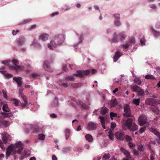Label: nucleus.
Segmentation results:
<instances>
[{"label": "nucleus", "instance_id": "obj_18", "mask_svg": "<svg viewBox=\"0 0 160 160\" xmlns=\"http://www.w3.org/2000/svg\"><path fill=\"white\" fill-rule=\"evenodd\" d=\"M122 55V52L118 51H116L113 57L114 62H116Z\"/></svg>", "mask_w": 160, "mask_h": 160}, {"label": "nucleus", "instance_id": "obj_38", "mask_svg": "<svg viewBox=\"0 0 160 160\" xmlns=\"http://www.w3.org/2000/svg\"><path fill=\"white\" fill-rule=\"evenodd\" d=\"M127 41L129 42L130 45L132 44H134L136 43V40L135 38L133 37H130L128 40Z\"/></svg>", "mask_w": 160, "mask_h": 160}, {"label": "nucleus", "instance_id": "obj_27", "mask_svg": "<svg viewBox=\"0 0 160 160\" xmlns=\"http://www.w3.org/2000/svg\"><path fill=\"white\" fill-rule=\"evenodd\" d=\"M0 72L4 75V76L7 78H12L13 75L10 73H7L5 70L0 71Z\"/></svg>", "mask_w": 160, "mask_h": 160}, {"label": "nucleus", "instance_id": "obj_44", "mask_svg": "<svg viewBox=\"0 0 160 160\" xmlns=\"http://www.w3.org/2000/svg\"><path fill=\"white\" fill-rule=\"evenodd\" d=\"M40 76V74L38 72L33 73L32 74V78H38Z\"/></svg>", "mask_w": 160, "mask_h": 160}, {"label": "nucleus", "instance_id": "obj_24", "mask_svg": "<svg viewBox=\"0 0 160 160\" xmlns=\"http://www.w3.org/2000/svg\"><path fill=\"white\" fill-rule=\"evenodd\" d=\"M118 36L120 40L121 41L124 40L127 37L126 32L123 31L120 32Z\"/></svg>", "mask_w": 160, "mask_h": 160}, {"label": "nucleus", "instance_id": "obj_29", "mask_svg": "<svg viewBox=\"0 0 160 160\" xmlns=\"http://www.w3.org/2000/svg\"><path fill=\"white\" fill-rule=\"evenodd\" d=\"M2 139L3 142L6 144L9 139V136L7 134L4 133L2 135Z\"/></svg>", "mask_w": 160, "mask_h": 160}, {"label": "nucleus", "instance_id": "obj_11", "mask_svg": "<svg viewBox=\"0 0 160 160\" xmlns=\"http://www.w3.org/2000/svg\"><path fill=\"white\" fill-rule=\"evenodd\" d=\"M116 138L121 141H122L125 138L124 132L121 131L117 132L115 134Z\"/></svg>", "mask_w": 160, "mask_h": 160}, {"label": "nucleus", "instance_id": "obj_21", "mask_svg": "<svg viewBox=\"0 0 160 160\" xmlns=\"http://www.w3.org/2000/svg\"><path fill=\"white\" fill-rule=\"evenodd\" d=\"M109 105L111 108L119 106L118 103L116 99H112L110 102Z\"/></svg>", "mask_w": 160, "mask_h": 160}, {"label": "nucleus", "instance_id": "obj_51", "mask_svg": "<svg viewBox=\"0 0 160 160\" xmlns=\"http://www.w3.org/2000/svg\"><path fill=\"white\" fill-rule=\"evenodd\" d=\"M149 7L154 10H156L157 9L156 5L154 4H150L148 5Z\"/></svg>", "mask_w": 160, "mask_h": 160}, {"label": "nucleus", "instance_id": "obj_41", "mask_svg": "<svg viewBox=\"0 0 160 160\" xmlns=\"http://www.w3.org/2000/svg\"><path fill=\"white\" fill-rule=\"evenodd\" d=\"M10 101L12 103H13L15 106H18L19 102V101L18 100L15 98H11L10 99Z\"/></svg>", "mask_w": 160, "mask_h": 160}, {"label": "nucleus", "instance_id": "obj_13", "mask_svg": "<svg viewBox=\"0 0 160 160\" xmlns=\"http://www.w3.org/2000/svg\"><path fill=\"white\" fill-rule=\"evenodd\" d=\"M97 127V125L92 122H88L86 126L87 129L89 131L95 130Z\"/></svg>", "mask_w": 160, "mask_h": 160}, {"label": "nucleus", "instance_id": "obj_7", "mask_svg": "<svg viewBox=\"0 0 160 160\" xmlns=\"http://www.w3.org/2000/svg\"><path fill=\"white\" fill-rule=\"evenodd\" d=\"M77 104L80 108L85 109L88 108V106L90 105L89 102L88 101L85 103L81 100L74 101L73 104Z\"/></svg>", "mask_w": 160, "mask_h": 160}, {"label": "nucleus", "instance_id": "obj_12", "mask_svg": "<svg viewBox=\"0 0 160 160\" xmlns=\"http://www.w3.org/2000/svg\"><path fill=\"white\" fill-rule=\"evenodd\" d=\"M11 61L13 63V64L12 66V68L13 69L17 71L20 69L21 67L20 65H18L19 62L18 60L13 59Z\"/></svg>", "mask_w": 160, "mask_h": 160}, {"label": "nucleus", "instance_id": "obj_5", "mask_svg": "<svg viewBox=\"0 0 160 160\" xmlns=\"http://www.w3.org/2000/svg\"><path fill=\"white\" fill-rule=\"evenodd\" d=\"M131 88L133 92H137L139 96L142 97L144 94V92L143 89L137 85L132 86Z\"/></svg>", "mask_w": 160, "mask_h": 160}, {"label": "nucleus", "instance_id": "obj_14", "mask_svg": "<svg viewBox=\"0 0 160 160\" xmlns=\"http://www.w3.org/2000/svg\"><path fill=\"white\" fill-rule=\"evenodd\" d=\"M123 110L125 112L128 113V115L132 116L131 110L129 105L125 104L123 105Z\"/></svg>", "mask_w": 160, "mask_h": 160}, {"label": "nucleus", "instance_id": "obj_25", "mask_svg": "<svg viewBox=\"0 0 160 160\" xmlns=\"http://www.w3.org/2000/svg\"><path fill=\"white\" fill-rule=\"evenodd\" d=\"M49 36V35L48 34L43 33L40 35L39 39L42 40L43 41H45L48 39Z\"/></svg>", "mask_w": 160, "mask_h": 160}, {"label": "nucleus", "instance_id": "obj_15", "mask_svg": "<svg viewBox=\"0 0 160 160\" xmlns=\"http://www.w3.org/2000/svg\"><path fill=\"white\" fill-rule=\"evenodd\" d=\"M151 32L155 38H158L160 37V31L155 30L152 27L150 28Z\"/></svg>", "mask_w": 160, "mask_h": 160}, {"label": "nucleus", "instance_id": "obj_54", "mask_svg": "<svg viewBox=\"0 0 160 160\" xmlns=\"http://www.w3.org/2000/svg\"><path fill=\"white\" fill-rule=\"evenodd\" d=\"M45 138V136L43 134H40L38 136V139L40 140H43Z\"/></svg>", "mask_w": 160, "mask_h": 160}, {"label": "nucleus", "instance_id": "obj_61", "mask_svg": "<svg viewBox=\"0 0 160 160\" xmlns=\"http://www.w3.org/2000/svg\"><path fill=\"white\" fill-rule=\"evenodd\" d=\"M111 128L112 129H114L116 127V123L114 122H112L111 123Z\"/></svg>", "mask_w": 160, "mask_h": 160}, {"label": "nucleus", "instance_id": "obj_22", "mask_svg": "<svg viewBox=\"0 0 160 160\" xmlns=\"http://www.w3.org/2000/svg\"><path fill=\"white\" fill-rule=\"evenodd\" d=\"M51 106L52 107L57 109L58 106V98L55 97L54 100L51 103Z\"/></svg>", "mask_w": 160, "mask_h": 160}, {"label": "nucleus", "instance_id": "obj_64", "mask_svg": "<svg viewBox=\"0 0 160 160\" xmlns=\"http://www.w3.org/2000/svg\"><path fill=\"white\" fill-rule=\"evenodd\" d=\"M108 138L110 139L111 140H113L114 136L113 134L109 133V134L108 135Z\"/></svg>", "mask_w": 160, "mask_h": 160}, {"label": "nucleus", "instance_id": "obj_10", "mask_svg": "<svg viewBox=\"0 0 160 160\" xmlns=\"http://www.w3.org/2000/svg\"><path fill=\"white\" fill-rule=\"evenodd\" d=\"M26 38L23 36H20L16 40V43L18 46L23 45L25 42Z\"/></svg>", "mask_w": 160, "mask_h": 160}, {"label": "nucleus", "instance_id": "obj_46", "mask_svg": "<svg viewBox=\"0 0 160 160\" xmlns=\"http://www.w3.org/2000/svg\"><path fill=\"white\" fill-rule=\"evenodd\" d=\"M32 132L34 133H37L40 132L41 128L37 126H35L34 128H32Z\"/></svg>", "mask_w": 160, "mask_h": 160}, {"label": "nucleus", "instance_id": "obj_17", "mask_svg": "<svg viewBox=\"0 0 160 160\" xmlns=\"http://www.w3.org/2000/svg\"><path fill=\"white\" fill-rule=\"evenodd\" d=\"M31 46H32L35 49H39L41 48L42 46L40 43L38 42L37 40L34 39L32 42L31 44Z\"/></svg>", "mask_w": 160, "mask_h": 160}, {"label": "nucleus", "instance_id": "obj_9", "mask_svg": "<svg viewBox=\"0 0 160 160\" xmlns=\"http://www.w3.org/2000/svg\"><path fill=\"white\" fill-rule=\"evenodd\" d=\"M138 121L140 126H142L146 123L147 122V117L144 114H141L138 118Z\"/></svg>", "mask_w": 160, "mask_h": 160}, {"label": "nucleus", "instance_id": "obj_58", "mask_svg": "<svg viewBox=\"0 0 160 160\" xmlns=\"http://www.w3.org/2000/svg\"><path fill=\"white\" fill-rule=\"evenodd\" d=\"M155 27L157 29H160V21L157 22L155 25Z\"/></svg>", "mask_w": 160, "mask_h": 160}, {"label": "nucleus", "instance_id": "obj_3", "mask_svg": "<svg viewBox=\"0 0 160 160\" xmlns=\"http://www.w3.org/2000/svg\"><path fill=\"white\" fill-rule=\"evenodd\" d=\"M19 97H21L24 103H21L20 104L19 108L21 109H27L28 108V102L27 101V98L26 96L24 95L23 93V89L22 88H20L19 89Z\"/></svg>", "mask_w": 160, "mask_h": 160}, {"label": "nucleus", "instance_id": "obj_6", "mask_svg": "<svg viewBox=\"0 0 160 160\" xmlns=\"http://www.w3.org/2000/svg\"><path fill=\"white\" fill-rule=\"evenodd\" d=\"M90 72V71L88 70H78L77 71L76 73L74 74V75L77 77L82 78L85 76L88 75Z\"/></svg>", "mask_w": 160, "mask_h": 160}, {"label": "nucleus", "instance_id": "obj_43", "mask_svg": "<svg viewBox=\"0 0 160 160\" xmlns=\"http://www.w3.org/2000/svg\"><path fill=\"white\" fill-rule=\"evenodd\" d=\"M72 149V147L71 146H68L64 148L63 149V152L65 153H67L71 151Z\"/></svg>", "mask_w": 160, "mask_h": 160}, {"label": "nucleus", "instance_id": "obj_49", "mask_svg": "<svg viewBox=\"0 0 160 160\" xmlns=\"http://www.w3.org/2000/svg\"><path fill=\"white\" fill-rule=\"evenodd\" d=\"M11 60L9 59H7L2 61V63L5 66H8L10 64Z\"/></svg>", "mask_w": 160, "mask_h": 160}, {"label": "nucleus", "instance_id": "obj_47", "mask_svg": "<svg viewBox=\"0 0 160 160\" xmlns=\"http://www.w3.org/2000/svg\"><path fill=\"white\" fill-rule=\"evenodd\" d=\"M114 20H120V14L117 13L113 15Z\"/></svg>", "mask_w": 160, "mask_h": 160}, {"label": "nucleus", "instance_id": "obj_8", "mask_svg": "<svg viewBox=\"0 0 160 160\" xmlns=\"http://www.w3.org/2000/svg\"><path fill=\"white\" fill-rule=\"evenodd\" d=\"M52 61L51 60H45L44 62L43 68L46 71L49 72H52L53 70L52 68L51 67L50 64L51 63Z\"/></svg>", "mask_w": 160, "mask_h": 160}, {"label": "nucleus", "instance_id": "obj_1", "mask_svg": "<svg viewBox=\"0 0 160 160\" xmlns=\"http://www.w3.org/2000/svg\"><path fill=\"white\" fill-rule=\"evenodd\" d=\"M65 38V35L63 34L55 35L54 38L49 43H48V48L50 50H54L58 47L62 46Z\"/></svg>", "mask_w": 160, "mask_h": 160}, {"label": "nucleus", "instance_id": "obj_63", "mask_svg": "<svg viewBox=\"0 0 160 160\" xmlns=\"http://www.w3.org/2000/svg\"><path fill=\"white\" fill-rule=\"evenodd\" d=\"M50 117L52 118H56L58 116L56 114L52 113L50 114Z\"/></svg>", "mask_w": 160, "mask_h": 160}, {"label": "nucleus", "instance_id": "obj_34", "mask_svg": "<svg viewBox=\"0 0 160 160\" xmlns=\"http://www.w3.org/2000/svg\"><path fill=\"white\" fill-rule=\"evenodd\" d=\"M113 24L116 27H120L122 25L120 20H114Z\"/></svg>", "mask_w": 160, "mask_h": 160}, {"label": "nucleus", "instance_id": "obj_48", "mask_svg": "<svg viewBox=\"0 0 160 160\" xmlns=\"http://www.w3.org/2000/svg\"><path fill=\"white\" fill-rule=\"evenodd\" d=\"M140 99L139 98H138L137 99H133L132 101V102L133 104L135 105L136 106H138L139 105L140 103Z\"/></svg>", "mask_w": 160, "mask_h": 160}, {"label": "nucleus", "instance_id": "obj_28", "mask_svg": "<svg viewBox=\"0 0 160 160\" xmlns=\"http://www.w3.org/2000/svg\"><path fill=\"white\" fill-rule=\"evenodd\" d=\"M145 103L147 105L152 106L154 104L153 99L151 98H147L146 100Z\"/></svg>", "mask_w": 160, "mask_h": 160}, {"label": "nucleus", "instance_id": "obj_26", "mask_svg": "<svg viewBox=\"0 0 160 160\" xmlns=\"http://www.w3.org/2000/svg\"><path fill=\"white\" fill-rule=\"evenodd\" d=\"M76 34L78 36V39H79V41H78V43L77 45H75L74 46V47L75 49H77V48L78 45L80 43L82 42L83 40V35L82 34L80 35H79V34H78L77 33H76Z\"/></svg>", "mask_w": 160, "mask_h": 160}, {"label": "nucleus", "instance_id": "obj_42", "mask_svg": "<svg viewBox=\"0 0 160 160\" xmlns=\"http://www.w3.org/2000/svg\"><path fill=\"white\" fill-rule=\"evenodd\" d=\"M151 131L153 133L158 137L160 140V134L159 132L156 129L154 128H152Z\"/></svg>", "mask_w": 160, "mask_h": 160}, {"label": "nucleus", "instance_id": "obj_19", "mask_svg": "<svg viewBox=\"0 0 160 160\" xmlns=\"http://www.w3.org/2000/svg\"><path fill=\"white\" fill-rule=\"evenodd\" d=\"M13 80L17 82L18 87H21L22 82V78L21 77H14L13 78Z\"/></svg>", "mask_w": 160, "mask_h": 160}, {"label": "nucleus", "instance_id": "obj_4", "mask_svg": "<svg viewBox=\"0 0 160 160\" xmlns=\"http://www.w3.org/2000/svg\"><path fill=\"white\" fill-rule=\"evenodd\" d=\"M125 125L130 131H134L138 129V126L133 122V119L131 118H129L126 121Z\"/></svg>", "mask_w": 160, "mask_h": 160}, {"label": "nucleus", "instance_id": "obj_37", "mask_svg": "<svg viewBox=\"0 0 160 160\" xmlns=\"http://www.w3.org/2000/svg\"><path fill=\"white\" fill-rule=\"evenodd\" d=\"M32 19L30 18H28L24 19L23 21L19 22L18 23L19 25H22L27 23L31 21Z\"/></svg>", "mask_w": 160, "mask_h": 160}, {"label": "nucleus", "instance_id": "obj_57", "mask_svg": "<svg viewBox=\"0 0 160 160\" xmlns=\"http://www.w3.org/2000/svg\"><path fill=\"white\" fill-rule=\"evenodd\" d=\"M98 118L100 119V122L101 123H105V118L101 116H99Z\"/></svg>", "mask_w": 160, "mask_h": 160}, {"label": "nucleus", "instance_id": "obj_62", "mask_svg": "<svg viewBox=\"0 0 160 160\" xmlns=\"http://www.w3.org/2000/svg\"><path fill=\"white\" fill-rule=\"evenodd\" d=\"M146 127H143L139 129V131L141 133H142L144 132L146 130Z\"/></svg>", "mask_w": 160, "mask_h": 160}, {"label": "nucleus", "instance_id": "obj_30", "mask_svg": "<svg viewBox=\"0 0 160 160\" xmlns=\"http://www.w3.org/2000/svg\"><path fill=\"white\" fill-rule=\"evenodd\" d=\"M1 114L4 118H10L12 116L13 113L12 112H2Z\"/></svg>", "mask_w": 160, "mask_h": 160}, {"label": "nucleus", "instance_id": "obj_60", "mask_svg": "<svg viewBox=\"0 0 160 160\" xmlns=\"http://www.w3.org/2000/svg\"><path fill=\"white\" fill-rule=\"evenodd\" d=\"M59 14V13L58 12H55L51 14L50 15V16L51 18H53L55 16L58 15Z\"/></svg>", "mask_w": 160, "mask_h": 160}, {"label": "nucleus", "instance_id": "obj_31", "mask_svg": "<svg viewBox=\"0 0 160 160\" xmlns=\"http://www.w3.org/2000/svg\"><path fill=\"white\" fill-rule=\"evenodd\" d=\"M8 124V122L3 119H0V127H6Z\"/></svg>", "mask_w": 160, "mask_h": 160}, {"label": "nucleus", "instance_id": "obj_45", "mask_svg": "<svg viewBox=\"0 0 160 160\" xmlns=\"http://www.w3.org/2000/svg\"><path fill=\"white\" fill-rule=\"evenodd\" d=\"M145 78L146 79H149L155 80L156 78L153 75L151 74L147 75H145Z\"/></svg>", "mask_w": 160, "mask_h": 160}, {"label": "nucleus", "instance_id": "obj_2", "mask_svg": "<svg viewBox=\"0 0 160 160\" xmlns=\"http://www.w3.org/2000/svg\"><path fill=\"white\" fill-rule=\"evenodd\" d=\"M23 148V145L21 141H18L15 144L13 145V147L9 146L7 149L6 153V159H8L10 155L18 153L21 155V151Z\"/></svg>", "mask_w": 160, "mask_h": 160}, {"label": "nucleus", "instance_id": "obj_53", "mask_svg": "<svg viewBox=\"0 0 160 160\" xmlns=\"http://www.w3.org/2000/svg\"><path fill=\"white\" fill-rule=\"evenodd\" d=\"M125 138L128 142H131L132 140V138L128 135H126Z\"/></svg>", "mask_w": 160, "mask_h": 160}, {"label": "nucleus", "instance_id": "obj_40", "mask_svg": "<svg viewBox=\"0 0 160 160\" xmlns=\"http://www.w3.org/2000/svg\"><path fill=\"white\" fill-rule=\"evenodd\" d=\"M75 79L73 75H67L65 77V80L66 81L68 80L73 81Z\"/></svg>", "mask_w": 160, "mask_h": 160}, {"label": "nucleus", "instance_id": "obj_32", "mask_svg": "<svg viewBox=\"0 0 160 160\" xmlns=\"http://www.w3.org/2000/svg\"><path fill=\"white\" fill-rule=\"evenodd\" d=\"M85 138L86 140L89 142H92L93 140V137L90 134H86Z\"/></svg>", "mask_w": 160, "mask_h": 160}, {"label": "nucleus", "instance_id": "obj_52", "mask_svg": "<svg viewBox=\"0 0 160 160\" xmlns=\"http://www.w3.org/2000/svg\"><path fill=\"white\" fill-rule=\"evenodd\" d=\"M110 157V154L108 153L104 155L103 156V158L105 160H108Z\"/></svg>", "mask_w": 160, "mask_h": 160}, {"label": "nucleus", "instance_id": "obj_35", "mask_svg": "<svg viewBox=\"0 0 160 160\" xmlns=\"http://www.w3.org/2000/svg\"><path fill=\"white\" fill-rule=\"evenodd\" d=\"M130 46V44L129 42L127 41L124 43H123L121 45V47L122 48L124 49H128Z\"/></svg>", "mask_w": 160, "mask_h": 160}, {"label": "nucleus", "instance_id": "obj_59", "mask_svg": "<svg viewBox=\"0 0 160 160\" xmlns=\"http://www.w3.org/2000/svg\"><path fill=\"white\" fill-rule=\"evenodd\" d=\"M132 152L135 155L137 156L138 154V151L135 148H132Z\"/></svg>", "mask_w": 160, "mask_h": 160}, {"label": "nucleus", "instance_id": "obj_33", "mask_svg": "<svg viewBox=\"0 0 160 160\" xmlns=\"http://www.w3.org/2000/svg\"><path fill=\"white\" fill-rule=\"evenodd\" d=\"M109 110L106 107L102 108L100 111V113L102 115H104L106 113H108V112Z\"/></svg>", "mask_w": 160, "mask_h": 160}, {"label": "nucleus", "instance_id": "obj_20", "mask_svg": "<svg viewBox=\"0 0 160 160\" xmlns=\"http://www.w3.org/2000/svg\"><path fill=\"white\" fill-rule=\"evenodd\" d=\"M120 151L125 156L126 158L131 159V157L130 155V152L125 149L124 148H120Z\"/></svg>", "mask_w": 160, "mask_h": 160}, {"label": "nucleus", "instance_id": "obj_16", "mask_svg": "<svg viewBox=\"0 0 160 160\" xmlns=\"http://www.w3.org/2000/svg\"><path fill=\"white\" fill-rule=\"evenodd\" d=\"M120 40L119 36L116 32H114L113 34V37L111 39V42L117 43L119 42Z\"/></svg>", "mask_w": 160, "mask_h": 160}, {"label": "nucleus", "instance_id": "obj_23", "mask_svg": "<svg viewBox=\"0 0 160 160\" xmlns=\"http://www.w3.org/2000/svg\"><path fill=\"white\" fill-rule=\"evenodd\" d=\"M28 105H28V108L27 109L29 108L30 110L31 111L32 110L36 111L39 107V106L37 104H35L33 105H31L30 103H28Z\"/></svg>", "mask_w": 160, "mask_h": 160}, {"label": "nucleus", "instance_id": "obj_55", "mask_svg": "<svg viewBox=\"0 0 160 160\" xmlns=\"http://www.w3.org/2000/svg\"><path fill=\"white\" fill-rule=\"evenodd\" d=\"M146 40L145 38H143L140 39V42L141 46L145 45Z\"/></svg>", "mask_w": 160, "mask_h": 160}, {"label": "nucleus", "instance_id": "obj_39", "mask_svg": "<svg viewBox=\"0 0 160 160\" xmlns=\"http://www.w3.org/2000/svg\"><path fill=\"white\" fill-rule=\"evenodd\" d=\"M58 83L60 86L62 87L67 88L69 86V85L67 83L64 82L62 81H60L58 82Z\"/></svg>", "mask_w": 160, "mask_h": 160}, {"label": "nucleus", "instance_id": "obj_36", "mask_svg": "<svg viewBox=\"0 0 160 160\" xmlns=\"http://www.w3.org/2000/svg\"><path fill=\"white\" fill-rule=\"evenodd\" d=\"M2 110L4 112H10V110L8 107L7 104H4L2 107Z\"/></svg>", "mask_w": 160, "mask_h": 160}, {"label": "nucleus", "instance_id": "obj_56", "mask_svg": "<svg viewBox=\"0 0 160 160\" xmlns=\"http://www.w3.org/2000/svg\"><path fill=\"white\" fill-rule=\"evenodd\" d=\"M134 82L138 85H140L142 83V81L139 79H135L134 80Z\"/></svg>", "mask_w": 160, "mask_h": 160}, {"label": "nucleus", "instance_id": "obj_50", "mask_svg": "<svg viewBox=\"0 0 160 160\" xmlns=\"http://www.w3.org/2000/svg\"><path fill=\"white\" fill-rule=\"evenodd\" d=\"M2 93L4 98L7 99L8 98V96L7 95V91L5 89H3L2 90Z\"/></svg>", "mask_w": 160, "mask_h": 160}]
</instances>
